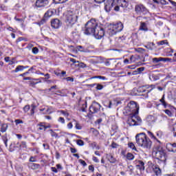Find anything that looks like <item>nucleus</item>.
Instances as JSON below:
<instances>
[{
  "label": "nucleus",
  "mask_w": 176,
  "mask_h": 176,
  "mask_svg": "<svg viewBox=\"0 0 176 176\" xmlns=\"http://www.w3.org/2000/svg\"><path fill=\"white\" fill-rule=\"evenodd\" d=\"M135 140L138 146H141L144 149H151L152 147V141L146 136L145 133L137 134Z\"/></svg>",
  "instance_id": "obj_1"
},
{
  "label": "nucleus",
  "mask_w": 176,
  "mask_h": 176,
  "mask_svg": "<svg viewBox=\"0 0 176 176\" xmlns=\"http://www.w3.org/2000/svg\"><path fill=\"white\" fill-rule=\"evenodd\" d=\"M123 23L122 22H118L115 24H111L108 27L107 34L109 36H113V35H116L117 32H120L123 30Z\"/></svg>",
  "instance_id": "obj_2"
},
{
  "label": "nucleus",
  "mask_w": 176,
  "mask_h": 176,
  "mask_svg": "<svg viewBox=\"0 0 176 176\" xmlns=\"http://www.w3.org/2000/svg\"><path fill=\"white\" fill-rule=\"evenodd\" d=\"M98 27V23H97V21L94 19H91L85 24L84 34H85V35H93Z\"/></svg>",
  "instance_id": "obj_3"
},
{
  "label": "nucleus",
  "mask_w": 176,
  "mask_h": 176,
  "mask_svg": "<svg viewBox=\"0 0 176 176\" xmlns=\"http://www.w3.org/2000/svg\"><path fill=\"white\" fill-rule=\"evenodd\" d=\"M152 155L153 157H155L160 162H166V153L164 150L160 146H157L153 148Z\"/></svg>",
  "instance_id": "obj_4"
},
{
  "label": "nucleus",
  "mask_w": 176,
  "mask_h": 176,
  "mask_svg": "<svg viewBox=\"0 0 176 176\" xmlns=\"http://www.w3.org/2000/svg\"><path fill=\"white\" fill-rule=\"evenodd\" d=\"M78 21V15L75 12L69 10L65 16V23L67 27H72Z\"/></svg>",
  "instance_id": "obj_5"
},
{
  "label": "nucleus",
  "mask_w": 176,
  "mask_h": 176,
  "mask_svg": "<svg viewBox=\"0 0 176 176\" xmlns=\"http://www.w3.org/2000/svg\"><path fill=\"white\" fill-rule=\"evenodd\" d=\"M139 111L140 106L134 101H131L125 107V112L128 115H138Z\"/></svg>",
  "instance_id": "obj_6"
},
{
  "label": "nucleus",
  "mask_w": 176,
  "mask_h": 176,
  "mask_svg": "<svg viewBox=\"0 0 176 176\" xmlns=\"http://www.w3.org/2000/svg\"><path fill=\"white\" fill-rule=\"evenodd\" d=\"M142 123V120L138 116V114H129L127 124L129 126H140Z\"/></svg>",
  "instance_id": "obj_7"
},
{
  "label": "nucleus",
  "mask_w": 176,
  "mask_h": 176,
  "mask_svg": "<svg viewBox=\"0 0 176 176\" xmlns=\"http://www.w3.org/2000/svg\"><path fill=\"white\" fill-rule=\"evenodd\" d=\"M155 89V85H146L143 87H140L138 89V93H146L145 95V98H148V94L151 93L152 90Z\"/></svg>",
  "instance_id": "obj_8"
},
{
  "label": "nucleus",
  "mask_w": 176,
  "mask_h": 176,
  "mask_svg": "<svg viewBox=\"0 0 176 176\" xmlns=\"http://www.w3.org/2000/svg\"><path fill=\"white\" fill-rule=\"evenodd\" d=\"M92 35L94 36L96 39H101V38L105 35L104 28L98 26Z\"/></svg>",
  "instance_id": "obj_9"
},
{
  "label": "nucleus",
  "mask_w": 176,
  "mask_h": 176,
  "mask_svg": "<svg viewBox=\"0 0 176 176\" xmlns=\"http://www.w3.org/2000/svg\"><path fill=\"white\" fill-rule=\"evenodd\" d=\"M100 109H101V104L94 101L92 102L91 105L89 107V112L91 113H97Z\"/></svg>",
  "instance_id": "obj_10"
},
{
  "label": "nucleus",
  "mask_w": 176,
  "mask_h": 176,
  "mask_svg": "<svg viewBox=\"0 0 176 176\" xmlns=\"http://www.w3.org/2000/svg\"><path fill=\"white\" fill-rule=\"evenodd\" d=\"M118 3L124 10H130L131 9L129 0H118Z\"/></svg>",
  "instance_id": "obj_11"
},
{
  "label": "nucleus",
  "mask_w": 176,
  "mask_h": 176,
  "mask_svg": "<svg viewBox=\"0 0 176 176\" xmlns=\"http://www.w3.org/2000/svg\"><path fill=\"white\" fill-rule=\"evenodd\" d=\"M149 168H152L154 174L157 176H160L162 175V169L159 167V165H155L153 164H151L149 165Z\"/></svg>",
  "instance_id": "obj_12"
},
{
  "label": "nucleus",
  "mask_w": 176,
  "mask_h": 176,
  "mask_svg": "<svg viewBox=\"0 0 176 176\" xmlns=\"http://www.w3.org/2000/svg\"><path fill=\"white\" fill-rule=\"evenodd\" d=\"M135 12L138 14H141V13H146V8L142 4L136 5L135 7Z\"/></svg>",
  "instance_id": "obj_13"
},
{
  "label": "nucleus",
  "mask_w": 176,
  "mask_h": 176,
  "mask_svg": "<svg viewBox=\"0 0 176 176\" xmlns=\"http://www.w3.org/2000/svg\"><path fill=\"white\" fill-rule=\"evenodd\" d=\"M49 5V0H36V8H45Z\"/></svg>",
  "instance_id": "obj_14"
},
{
  "label": "nucleus",
  "mask_w": 176,
  "mask_h": 176,
  "mask_svg": "<svg viewBox=\"0 0 176 176\" xmlns=\"http://www.w3.org/2000/svg\"><path fill=\"white\" fill-rule=\"evenodd\" d=\"M51 25L52 28H60V27H61V21L58 19H52L51 21Z\"/></svg>",
  "instance_id": "obj_15"
},
{
  "label": "nucleus",
  "mask_w": 176,
  "mask_h": 176,
  "mask_svg": "<svg viewBox=\"0 0 176 176\" xmlns=\"http://www.w3.org/2000/svg\"><path fill=\"white\" fill-rule=\"evenodd\" d=\"M135 164L136 165V168L140 171H144L145 170V163L141 160L135 161Z\"/></svg>",
  "instance_id": "obj_16"
},
{
  "label": "nucleus",
  "mask_w": 176,
  "mask_h": 176,
  "mask_svg": "<svg viewBox=\"0 0 176 176\" xmlns=\"http://www.w3.org/2000/svg\"><path fill=\"white\" fill-rule=\"evenodd\" d=\"M166 149L168 152H173V153H176V143H169L166 144Z\"/></svg>",
  "instance_id": "obj_17"
},
{
  "label": "nucleus",
  "mask_w": 176,
  "mask_h": 176,
  "mask_svg": "<svg viewBox=\"0 0 176 176\" xmlns=\"http://www.w3.org/2000/svg\"><path fill=\"white\" fill-rule=\"evenodd\" d=\"M28 168H30L31 170H38V168H41V164H35L33 162H29L28 163Z\"/></svg>",
  "instance_id": "obj_18"
},
{
  "label": "nucleus",
  "mask_w": 176,
  "mask_h": 176,
  "mask_svg": "<svg viewBox=\"0 0 176 176\" xmlns=\"http://www.w3.org/2000/svg\"><path fill=\"white\" fill-rule=\"evenodd\" d=\"M76 50L77 52H81V53H87V52H89V50L85 48V47H83L82 45L76 46Z\"/></svg>",
  "instance_id": "obj_19"
},
{
  "label": "nucleus",
  "mask_w": 176,
  "mask_h": 176,
  "mask_svg": "<svg viewBox=\"0 0 176 176\" xmlns=\"http://www.w3.org/2000/svg\"><path fill=\"white\" fill-rule=\"evenodd\" d=\"M45 124V122H39L37 124L38 130H40V131L44 130V131H46V127Z\"/></svg>",
  "instance_id": "obj_20"
},
{
  "label": "nucleus",
  "mask_w": 176,
  "mask_h": 176,
  "mask_svg": "<svg viewBox=\"0 0 176 176\" xmlns=\"http://www.w3.org/2000/svg\"><path fill=\"white\" fill-rule=\"evenodd\" d=\"M54 12H53L52 10H48L44 14L45 19H49V17H52L53 16V14Z\"/></svg>",
  "instance_id": "obj_21"
},
{
  "label": "nucleus",
  "mask_w": 176,
  "mask_h": 176,
  "mask_svg": "<svg viewBox=\"0 0 176 176\" xmlns=\"http://www.w3.org/2000/svg\"><path fill=\"white\" fill-rule=\"evenodd\" d=\"M8 127H9V126L8 125V124H1V128H0V131L1 133H6V130H8Z\"/></svg>",
  "instance_id": "obj_22"
},
{
  "label": "nucleus",
  "mask_w": 176,
  "mask_h": 176,
  "mask_svg": "<svg viewBox=\"0 0 176 176\" xmlns=\"http://www.w3.org/2000/svg\"><path fill=\"white\" fill-rule=\"evenodd\" d=\"M115 0H107L105 8H113V1Z\"/></svg>",
  "instance_id": "obj_23"
},
{
  "label": "nucleus",
  "mask_w": 176,
  "mask_h": 176,
  "mask_svg": "<svg viewBox=\"0 0 176 176\" xmlns=\"http://www.w3.org/2000/svg\"><path fill=\"white\" fill-rule=\"evenodd\" d=\"M144 47H146V49H148V50H153V49H155V43H148V44L145 45Z\"/></svg>",
  "instance_id": "obj_24"
},
{
  "label": "nucleus",
  "mask_w": 176,
  "mask_h": 176,
  "mask_svg": "<svg viewBox=\"0 0 176 176\" xmlns=\"http://www.w3.org/2000/svg\"><path fill=\"white\" fill-rule=\"evenodd\" d=\"M107 157L110 163H116V159L112 155H107Z\"/></svg>",
  "instance_id": "obj_25"
},
{
  "label": "nucleus",
  "mask_w": 176,
  "mask_h": 176,
  "mask_svg": "<svg viewBox=\"0 0 176 176\" xmlns=\"http://www.w3.org/2000/svg\"><path fill=\"white\" fill-rule=\"evenodd\" d=\"M140 30L142 31H148V28H146V23L145 22H142Z\"/></svg>",
  "instance_id": "obj_26"
},
{
  "label": "nucleus",
  "mask_w": 176,
  "mask_h": 176,
  "mask_svg": "<svg viewBox=\"0 0 176 176\" xmlns=\"http://www.w3.org/2000/svg\"><path fill=\"white\" fill-rule=\"evenodd\" d=\"M24 69V66L18 65L14 70H12V72H20V71H23Z\"/></svg>",
  "instance_id": "obj_27"
},
{
  "label": "nucleus",
  "mask_w": 176,
  "mask_h": 176,
  "mask_svg": "<svg viewBox=\"0 0 176 176\" xmlns=\"http://www.w3.org/2000/svg\"><path fill=\"white\" fill-rule=\"evenodd\" d=\"M20 149H27V142L22 141L19 145Z\"/></svg>",
  "instance_id": "obj_28"
},
{
  "label": "nucleus",
  "mask_w": 176,
  "mask_h": 176,
  "mask_svg": "<svg viewBox=\"0 0 176 176\" xmlns=\"http://www.w3.org/2000/svg\"><path fill=\"white\" fill-rule=\"evenodd\" d=\"M148 134L149 137H151V138H153V140H155V141H157L158 142H160L157 140V138L156 136H155V135H153V133L152 132L148 131Z\"/></svg>",
  "instance_id": "obj_29"
},
{
  "label": "nucleus",
  "mask_w": 176,
  "mask_h": 176,
  "mask_svg": "<svg viewBox=\"0 0 176 176\" xmlns=\"http://www.w3.org/2000/svg\"><path fill=\"white\" fill-rule=\"evenodd\" d=\"M126 159L128 160H134V155H133L132 153H128L126 154Z\"/></svg>",
  "instance_id": "obj_30"
},
{
  "label": "nucleus",
  "mask_w": 176,
  "mask_h": 176,
  "mask_svg": "<svg viewBox=\"0 0 176 176\" xmlns=\"http://www.w3.org/2000/svg\"><path fill=\"white\" fill-rule=\"evenodd\" d=\"M128 146L131 148L133 151H137V148H135V145H134V143L130 142L128 144Z\"/></svg>",
  "instance_id": "obj_31"
},
{
  "label": "nucleus",
  "mask_w": 176,
  "mask_h": 176,
  "mask_svg": "<svg viewBox=\"0 0 176 176\" xmlns=\"http://www.w3.org/2000/svg\"><path fill=\"white\" fill-rule=\"evenodd\" d=\"M160 102H162L164 108H167V103L166 102V101H164V96H162V98L160 100Z\"/></svg>",
  "instance_id": "obj_32"
},
{
  "label": "nucleus",
  "mask_w": 176,
  "mask_h": 176,
  "mask_svg": "<svg viewBox=\"0 0 176 176\" xmlns=\"http://www.w3.org/2000/svg\"><path fill=\"white\" fill-rule=\"evenodd\" d=\"M128 171L130 172V175H131V174L134 173V166H133L132 165L128 166Z\"/></svg>",
  "instance_id": "obj_33"
},
{
  "label": "nucleus",
  "mask_w": 176,
  "mask_h": 176,
  "mask_svg": "<svg viewBox=\"0 0 176 176\" xmlns=\"http://www.w3.org/2000/svg\"><path fill=\"white\" fill-rule=\"evenodd\" d=\"M49 131L50 132L52 137H55V138L58 137V134H57L56 132H54L53 129H50Z\"/></svg>",
  "instance_id": "obj_34"
},
{
  "label": "nucleus",
  "mask_w": 176,
  "mask_h": 176,
  "mask_svg": "<svg viewBox=\"0 0 176 176\" xmlns=\"http://www.w3.org/2000/svg\"><path fill=\"white\" fill-rule=\"evenodd\" d=\"M153 119H155V117L153 116H149L147 117L146 120L148 122V123H152V122H153Z\"/></svg>",
  "instance_id": "obj_35"
},
{
  "label": "nucleus",
  "mask_w": 176,
  "mask_h": 176,
  "mask_svg": "<svg viewBox=\"0 0 176 176\" xmlns=\"http://www.w3.org/2000/svg\"><path fill=\"white\" fill-rule=\"evenodd\" d=\"M76 144L79 146H83V145H85V142H83V140H78L76 142Z\"/></svg>",
  "instance_id": "obj_36"
},
{
  "label": "nucleus",
  "mask_w": 176,
  "mask_h": 176,
  "mask_svg": "<svg viewBox=\"0 0 176 176\" xmlns=\"http://www.w3.org/2000/svg\"><path fill=\"white\" fill-rule=\"evenodd\" d=\"M14 20H16V21H19V23H20L21 24V25H23V24H24V20L23 19H19V18H17V16H15Z\"/></svg>",
  "instance_id": "obj_37"
},
{
  "label": "nucleus",
  "mask_w": 176,
  "mask_h": 176,
  "mask_svg": "<svg viewBox=\"0 0 176 176\" xmlns=\"http://www.w3.org/2000/svg\"><path fill=\"white\" fill-rule=\"evenodd\" d=\"M38 53H39V49H38V47H34L32 48V54H38Z\"/></svg>",
  "instance_id": "obj_38"
},
{
  "label": "nucleus",
  "mask_w": 176,
  "mask_h": 176,
  "mask_svg": "<svg viewBox=\"0 0 176 176\" xmlns=\"http://www.w3.org/2000/svg\"><path fill=\"white\" fill-rule=\"evenodd\" d=\"M96 90H102L104 89V85L101 84H96Z\"/></svg>",
  "instance_id": "obj_39"
},
{
  "label": "nucleus",
  "mask_w": 176,
  "mask_h": 176,
  "mask_svg": "<svg viewBox=\"0 0 176 176\" xmlns=\"http://www.w3.org/2000/svg\"><path fill=\"white\" fill-rule=\"evenodd\" d=\"M157 45H168V42H167V40H163L157 43Z\"/></svg>",
  "instance_id": "obj_40"
},
{
  "label": "nucleus",
  "mask_w": 176,
  "mask_h": 176,
  "mask_svg": "<svg viewBox=\"0 0 176 176\" xmlns=\"http://www.w3.org/2000/svg\"><path fill=\"white\" fill-rule=\"evenodd\" d=\"M68 0H54V3H64L67 2Z\"/></svg>",
  "instance_id": "obj_41"
},
{
  "label": "nucleus",
  "mask_w": 176,
  "mask_h": 176,
  "mask_svg": "<svg viewBox=\"0 0 176 176\" xmlns=\"http://www.w3.org/2000/svg\"><path fill=\"white\" fill-rule=\"evenodd\" d=\"M47 20V18H43V19L41 20V21L38 23L39 25H42L43 24H45Z\"/></svg>",
  "instance_id": "obj_42"
},
{
  "label": "nucleus",
  "mask_w": 176,
  "mask_h": 176,
  "mask_svg": "<svg viewBox=\"0 0 176 176\" xmlns=\"http://www.w3.org/2000/svg\"><path fill=\"white\" fill-rule=\"evenodd\" d=\"M29 162H30V163H35L36 162V158L34 156H31Z\"/></svg>",
  "instance_id": "obj_43"
},
{
  "label": "nucleus",
  "mask_w": 176,
  "mask_h": 176,
  "mask_svg": "<svg viewBox=\"0 0 176 176\" xmlns=\"http://www.w3.org/2000/svg\"><path fill=\"white\" fill-rule=\"evenodd\" d=\"M145 70V67H139L136 69V72H138V74H141V72H143V71Z\"/></svg>",
  "instance_id": "obj_44"
},
{
  "label": "nucleus",
  "mask_w": 176,
  "mask_h": 176,
  "mask_svg": "<svg viewBox=\"0 0 176 176\" xmlns=\"http://www.w3.org/2000/svg\"><path fill=\"white\" fill-rule=\"evenodd\" d=\"M153 61L155 63H160V61H162V57L160 58H153Z\"/></svg>",
  "instance_id": "obj_45"
},
{
  "label": "nucleus",
  "mask_w": 176,
  "mask_h": 176,
  "mask_svg": "<svg viewBox=\"0 0 176 176\" xmlns=\"http://www.w3.org/2000/svg\"><path fill=\"white\" fill-rule=\"evenodd\" d=\"M78 162H79V163H80V164H82L84 167H86V166H87V164L86 162H85V160H79Z\"/></svg>",
  "instance_id": "obj_46"
},
{
  "label": "nucleus",
  "mask_w": 176,
  "mask_h": 176,
  "mask_svg": "<svg viewBox=\"0 0 176 176\" xmlns=\"http://www.w3.org/2000/svg\"><path fill=\"white\" fill-rule=\"evenodd\" d=\"M131 63H135V56H134L133 55L131 56L130 57V64H131Z\"/></svg>",
  "instance_id": "obj_47"
},
{
  "label": "nucleus",
  "mask_w": 176,
  "mask_h": 176,
  "mask_svg": "<svg viewBox=\"0 0 176 176\" xmlns=\"http://www.w3.org/2000/svg\"><path fill=\"white\" fill-rule=\"evenodd\" d=\"M14 122H15V124H16V126L19 125V124L24 123L22 120H19V119L15 120Z\"/></svg>",
  "instance_id": "obj_48"
},
{
  "label": "nucleus",
  "mask_w": 176,
  "mask_h": 176,
  "mask_svg": "<svg viewBox=\"0 0 176 176\" xmlns=\"http://www.w3.org/2000/svg\"><path fill=\"white\" fill-rule=\"evenodd\" d=\"M161 61H164L166 63V61H171V58H162L161 57Z\"/></svg>",
  "instance_id": "obj_49"
},
{
  "label": "nucleus",
  "mask_w": 176,
  "mask_h": 176,
  "mask_svg": "<svg viewBox=\"0 0 176 176\" xmlns=\"http://www.w3.org/2000/svg\"><path fill=\"white\" fill-rule=\"evenodd\" d=\"M23 111L24 112H28V111H30V105H25L24 107H23Z\"/></svg>",
  "instance_id": "obj_50"
},
{
  "label": "nucleus",
  "mask_w": 176,
  "mask_h": 176,
  "mask_svg": "<svg viewBox=\"0 0 176 176\" xmlns=\"http://www.w3.org/2000/svg\"><path fill=\"white\" fill-rule=\"evenodd\" d=\"M78 66L80 67V68H86V64L83 63H78Z\"/></svg>",
  "instance_id": "obj_51"
},
{
  "label": "nucleus",
  "mask_w": 176,
  "mask_h": 176,
  "mask_svg": "<svg viewBox=\"0 0 176 176\" xmlns=\"http://www.w3.org/2000/svg\"><path fill=\"white\" fill-rule=\"evenodd\" d=\"M76 129L77 130H82V126L78 122L76 123Z\"/></svg>",
  "instance_id": "obj_52"
},
{
  "label": "nucleus",
  "mask_w": 176,
  "mask_h": 176,
  "mask_svg": "<svg viewBox=\"0 0 176 176\" xmlns=\"http://www.w3.org/2000/svg\"><path fill=\"white\" fill-rule=\"evenodd\" d=\"M109 60H112V59H107L106 61H104V65H106V67H109L111 65V63L109 62Z\"/></svg>",
  "instance_id": "obj_53"
},
{
  "label": "nucleus",
  "mask_w": 176,
  "mask_h": 176,
  "mask_svg": "<svg viewBox=\"0 0 176 176\" xmlns=\"http://www.w3.org/2000/svg\"><path fill=\"white\" fill-rule=\"evenodd\" d=\"M92 160H94L95 162V163H100V160L96 156H93Z\"/></svg>",
  "instance_id": "obj_54"
},
{
  "label": "nucleus",
  "mask_w": 176,
  "mask_h": 176,
  "mask_svg": "<svg viewBox=\"0 0 176 176\" xmlns=\"http://www.w3.org/2000/svg\"><path fill=\"white\" fill-rule=\"evenodd\" d=\"M58 120L60 123H63V124L65 123V120L64 119V118L60 117Z\"/></svg>",
  "instance_id": "obj_55"
},
{
  "label": "nucleus",
  "mask_w": 176,
  "mask_h": 176,
  "mask_svg": "<svg viewBox=\"0 0 176 176\" xmlns=\"http://www.w3.org/2000/svg\"><path fill=\"white\" fill-rule=\"evenodd\" d=\"M92 133H93V134H94L96 137H97V135H98V131H97V129H93L92 128Z\"/></svg>",
  "instance_id": "obj_56"
},
{
  "label": "nucleus",
  "mask_w": 176,
  "mask_h": 176,
  "mask_svg": "<svg viewBox=\"0 0 176 176\" xmlns=\"http://www.w3.org/2000/svg\"><path fill=\"white\" fill-rule=\"evenodd\" d=\"M137 52H138V53H144L145 52V49L138 48Z\"/></svg>",
  "instance_id": "obj_57"
},
{
  "label": "nucleus",
  "mask_w": 176,
  "mask_h": 176,
  "mask_svg": "<svg viewBox=\"0 0 176 176\" xmlns=\"http://www.w3.org/2000/svg\"><path fill=\"white\" fill-rule=\"evenodd\" d=\"M65 79L67 80V82H74V78L72 77H67Z\"/></svg>",
  "instance_id": "obj_58"
},
{
  "label": "nucleus",
  "mask_w": 176,
  "mask_h": 176,
  "mask_svg": "<svg viewBox=\"0 0 176 176\" xmlns=\"http://www.w3.org/2000/svg\"><path fill=\"white\" fill-rule=\"evenodd\" d=\"M165 113H166V115H168V116H172L171 111L168 109L165 110Z\"/></svg>",
  "instance_id": "obj_59"
},
{
  "label": "nucleus",
  "mask_w": 176,
  "mask_h": 176,
  "mask_svg": "<svg viewBox=\"0 0 176 176\" xmlns=\"http://www.w3.org/2000/svg\"><path fill=\"white\" fill-rule=\"evenodd\" d=\"M156 137L157 138H162V132H156Z\"/></svg>",
  "instance_id": "obj_60"
},
{
  "label": "nucleus",
  "mask_w": 176,
  "mask_h": 176,
  "mask_svg": "<svg viewBox=\"0 0 176 176\" xmlns=\"http://www.w3.org/2000/svg\"><path fill=\"white\" fill-rule=\"evenodd\" d=\"M89 171H92V173H94V166L93 165H90L89 166Z\"/></svg>",
  "instance_id": "obj_61"
},
{
  "label": "nucleus",
  "mask_w": 176,
  "mask_h": 176,
  "mask_svg": "<svg viewBox=\"0 0 176 176\" xmlns=\"http://www.w3.org/2000/svg\"><path fill=\"white\" fill-rule=\"evenodd\" d=\"M3 142L5 144L6 146H8V138H3Z\"/></svg>",
  "instance_id": "obj_62"
},
{
  "label": "nucleus",
  "mask_w": 176,
  "mask_h": 176,
  "mask_svg": "<svg viewBox=\"0 0 176 176\" xmlns=\"http://www.w3.org/2000/svg\"><path fill=\"white\" fill-rule=\"evenodd\" d=\"M70 151H71L72 153H76V152H78L76 148H70Z\"/></svg>",
  "instance_id": "obj_63"
},
{
  "label": "nucleus",
  "mask_w": 176,
  "mask_h": 176,
  "mask_svg": "<svg viewBox=\"0 0 176 176\" xmlns=\"http://www.w3.org/2000/svg\"><path fill=\"white\" fill-rule=\"evenodd\" d=\"M96 3H102L105 2V0H94Z\"/></svg>",
  "instance_id": "obj_64"
}]
</instances>
